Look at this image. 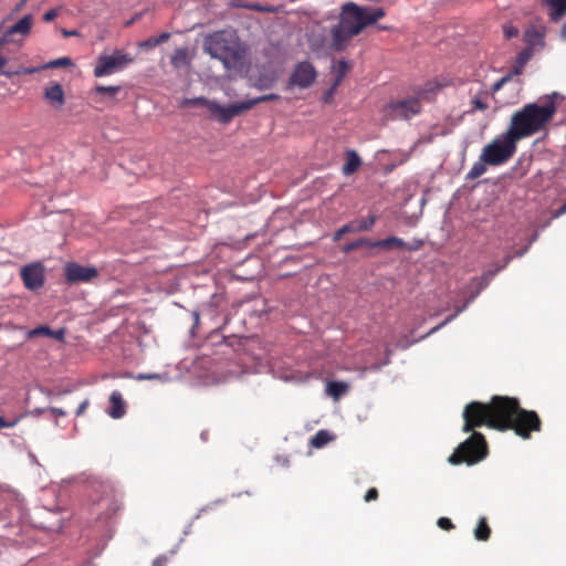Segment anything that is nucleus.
I'll use <instances>...</instances> for the list:
<instances>
[{
  "label": "nucleus",
  "instance_id": "43",
  "mask_svg": "<svg viewBox=\"0 0 566 566\" xmlns=\"http://www.w3.org/2000/svg\"><path fill=\"white\" fill-rule=\"evenodd\" d=\"M39 69H34V67H31V69H23L21 71V73L23 74H33L38 71ZM1 74H3L4 76L7 77H10L11 75L13 74H20V72H2Z\"/></svg>",
  "mask_w": 566,
  "mask_h": 566
},
{
  "label": "nucleus",
  "instance_id": "36",
  "mask_svg": "<svg viewBox=\"0 0 566 566\" xmlns=\"http://www.w3.org/2000/svg\"><path fill=\"white\" fill-rule=\"evenodd\" d=\"M72 60L70 57H60L57 60H54L50 63H48L44 67H60V66H71Z\"/></svg>",
  "mask_w": 566,
  "mask_h": 566
},
{
  "label": "nucleus",
  "instance_id": "29",
  "mask_svg": "<svg viewBox=\"0 0 566 566\" xmlns=\"http://www.w3.org/2000/svg\"><path fill=\"white\" fill-rule=\"evenodd\" d=\"M279 98H280V96L277 94H266V95H262V96H259V97H255V98H251V99H248V101H243V102H244V105H245V109L249 111V109H251L252 107H254L255 105H258L260 103L275 101V99H279Z\"/></svg>",
  "mask_w": 566,
  "mask_h": 566
},
{
  "label": "nucleus",
  "instance_id": "19",
  "mask_svg": "<svg viewBox=\"0 0 566 566\" xmlns=\"http://www.w3.org/2000/svg\"><path fill=\"white\" fill-rule=\"evenodd\" d=\"M109 405H111V409L108 411V415L114 418V419H119L122 418L125 412H126V409H125V401L123 399V396L119 391L115 390L109 396Z\"/></svg>",
  "mask_w": 566,
  "mask_h": 566
},
{
  "label": "nucleus",
  "instance_id": "52",
  "mask_svg": "<svg viewBox=\"0 0 566 566\" xmlns=\"http://www.w3.org/2000/svg\"><path fill=\"white\" fill-rule=\"evenodd\" d=\"M566 212V202L558 209L556 210L554 213H553V217L554 218H559L560 216H563L564 213Z\"/></svg>",
  "mask_w": 566,
  "mask_h": 566
},
{
  "label": "nucleus",
  "instance_id": "12",
  "mask_svg": "<svg viewBox=\"0 0 566 566\" xmlns=\"http://www.w3.org/2000/svg\"><path fill=\"white\" fill-rule=\"evenodd\" d=\"M211 116L222 124L230 123L235 116L247 112L244 102L234 103L229 106H222L218 102L212 101L208 108Z\"/></svg>",
  "mask_w": 566,
  "mask_h": 566
},
{
  "label": "nucleus",
  "instance_id": "46",
  "mask_svg": "<svg viewBox=\"0 0 566 566\" xmlns=\"http://www.w3.org/2000/svg\"><path fill=\"white\" fill-rule=\"evenodd\" d=\"M49 411L52 413L53 417H65L67 415L66 411L56 407L49 408Z\"/></svg>",
  "mask_w": 566,
  "mask_h": 566
},
{
  "label": "nucleus",
  "instance_id": "38",
  "mask_svg": "<svg viewBox=\"0 0 566 566\" xmlns=\"http://www.w3.org/2000/svg\"><path fill=\"white\" fill-rule=\"evenodd\" d=\"M51 335V329L46 326H39L32 331H30L29 333V336L30 337H34V336H49Z\"/></svg>",
  "mask_w": 566,
  "mask_h": 566
},
{
  "label": "nucleus",
  "instance_id": "30",
  "mask_svg": "<svg viewBox=\"0 0 566 566\" xmlns=\"http://www.w3.org/2000/svg\"><path fill=\"white\" fill-rule=\"evenodd\" d=\"M373 241L369 240V239H366V238H360L358 240H355L350 243H347L343 247V252L344 253H349L358 248H361V247H369V248H373Z\"/></svg>",
  "mask_w": 566,
  "mask_h": 566
},
{
  "label": "nucleus",
  "instance_id": "47",
  "mask_svg": "<svg viewBox=\"0 0 566 566\" xmlns=\"http://www.w3.org/2000/svg\"><path fill=\"white\" fill-rule=\"evenodd\" d=\"M88 405H90L88 399H85L84 401H82V402L80 403V406H78L77 410H76V416H77V417L82 416V415L85 412V410H86V408L88 407Z\"/></svg>",
  "mask_w": 566,
  "mask_h": 566
},
{
  "label": "nucleus",
  "instance_id": "13",
  "mask_svg": "<svg viewBox=\"0 0 566 566\" xmlns=\"http://www.w3.org/2000/svg\"><path fill=\"white\" fill-rule=\"evenodd\" d=\"M32 24L33 18L31 14L22 17L2 34V41L20 45L23 42V39L30 33Z\"/></svg>",
  "mask_w": 566,
  "mask_h": 566
},
{
  "label": "nucleus",
  "instance_id": "35",
  "mask_svg": "<svg viewBox=\"0 0 566 566\" xmlns=\"http://www.w3.org/2000/svg\"><path fill=\"white\" fill-rule=\"evenodd\" d=\"M95 91L99 94H107L109 96H113L115 95L116 93H118L120 91V86H104V85H98L95 87Z\"/></svg>",
  "mask_w": 566,
  "mask_h": 566
},
{
  "label": "nucleus",
  "instance_id": "15",
  "mask_svg": "<svg viewBox=\"0 0 566 566\" xmlns=\"http://www.w3.org/2000/svg\"><path fill=\"white\" fill-rule=\"evenodd\" d=\"M20 275L25 287L29 290H38L44 284V268L39 262L23 266Z\"/></svg>",
  "mask_w": 566,
  "mask_h": 566
},
{
  "label": "nucleus",
  "instance_id": "1",
  "mask_svg": "<svg viewBox=\"0 0 566 566\" xmlns=\"http://www.w3.org/2000/svg\"><path fill=\"white\" fill-rule=\"evenodd\" d=\"M464 432L486 426L499 431L513 430L523 439L531 438L532 432H538L542 421L533 410L523 409L516 398L493 396L490 402L472 401L463 410Z\"/></svg>",
  "mask_w": 566,
  "mask_h": 566
},
{
  "label": "nucleus",
  "instance_id": "8",
  "mask_svg": "<svg viewBox=\"0 0 566 566\" xmlns=\"http://www.w3.org/2000/svg\"><path fill=\"white\" fill-rule=\"evenodd\" d=\"M511 260H512V256L506 255L504 258L502 264H496V265H494L493 270L490 269V270L485 271L481 276L473 277L468 286V289L470 291V295H469L468 300L465 301V303L462 306H458L453 314L448 316L442 323H440L436 327L431 328L427 335H431V334L436 333L441 327H443L447 324H449L450 322H452L490 284V282L493 280V277L509 265Z\"/></svg>",
  "mask_w": 566,
  "mask_h": 566
},
{
  "label": "nucleus",
  "instance_id": "33",
  "mask_svg": "<svg viewBox=\"0 0 566 566\" xmlns=\"http://www.w3.org/2000/svg\"><path fill=\"white\" fill-rule=\"evenodd\" d=\"M212 101L203 97V96H200V97H193V98H186L184 101V105L185 106H205L207 107V109L209 108V104H211Z\"/></svg>",
  "mask_w": 566,
  "mask_h": 566
},
{
  "label": "nucleus",
  "instance_id": "22",
  "mask_svg": "<svg viewBox=\"0 0 566 566\" xmlns=\"http://www.w3.org/2000/svg\"><path fill=\"white\" fill-rule=\"evenodd\" d=\"M545 2L551 8L552 21L557 22L566 14V0H545Z\"/></svg>",
  "mask_w": 566,
  "mask_h": 566
},
{
  "label": "nucleus",
  "instance_id": "17",
  "mask_svg": "<svg viewBox=\"0 0 566 566\" xmlns=\"http://www.w3.org/2000/svg\"><path fill=\"white\" fill-rule=\"evenodd\" d=\"M349 9L355 13V9L359 12V20L358 22L363 24V30L377 22L379 19L385 17V10L381 8L377 9H368L364 7H359L356 3L348 2Z\"/></svg>",
  "mask_w": 566,
  "mask_h": 566
},
{
  "label": "nucleus",
  "instance_id": "21",
  "mask_svg": "<svg viewBox=\"0 0 566 566\" xmlns=\"http://www.w3.org/2000/svg\"><path fill=\"white\" fill-rule=\"evenodd\" d=\"M44 97L51 103L55 104L57 107H62L65 103L63 88L57 83L45 88Z\"/></svg>",
  "mask_w": 566,
  "mask_h": 566
},
{
  "label": "nucleus",
  "instance_id": "44",
  "mask_svg": "<svg viewBox=\"0 0 566 566\" xmlns=\"http://www.w3.org/2000/svg\"><path fill=\"white\" fill-rule=\"evenodd\" d=\"M139 46H140V48L153 49V48L157 46V43H156L155 38H154V36H151V38H149V39L145 40L144 42H142V43L139 44Z\"/></svg>",
  "mask_w": 566,
  "mask_h": 566
},
{
  "label": "nucleus",
  "instance_id": "50",
  "mask_svg": "<svg viewBox=\"0 0 566 566\" xmlns=\"http://www.w3.org/2000/svg\"><path fill=\"white\" fill-rule=\"evenodd\" d=\"M504 33L507 39H511L513 36H516L518 34V31L516 28H505Z\"/></svg>",
  "mask_w": 566,
  "mask_h": 566
},
{
  "label": "nucleus",
  "instance_id": "45",
  "mask_svg": "<svg viewBox=\"0 0 566 566\" xmlns=\"http://www.w3.org/2000/svg\"><path fill=\"white\" fill-rule=\"evenodd\" d=\"M56 17H57V11L52 9L44 13L43 20L45 22H50V21H53Z\"/></svg>",
  "mask_w": 566,
  "mask_h": 566
},
{
  "label": "nucleus",
  "instance_id": "39",
  "mask_svg": "<svg viewBox=\"0 0 566 566\" xmlns=\"http://www.w3.org/2000/svg\"><path fill=\"white\" fill-rule=\"evenodd\" d=\"M438 526L441 528V530H444V531H450V530H453L454 528V525L453 523L451 522L450 518L448 517H440L438 518V522H437Z\"/></svg>",
  "mask_w": 566,
  "mask_h": 566
},
{
  "label": "nucleus",
  "instance_id": "11",
  "mask_svg": "<svg viewBox=\"0 0 566 566\" xmlns=\"http://www.w3.org/2000/svg\"><path fill=\"white\" fill-rule=\"evenodd\" d=\"M317 77V71L308 61L298 62L289 77L286 88L298 87L301 90L308 88L314 84Z\"/></svg>",
  "mask_w": 566,
  "mask_h": 566
},
{
  "label": "nucleus",
  "instance_id": "9",
  "mask_svg": "<svg viewBox=\"0 0 566 566\" xmlns=\"http://www.w3.org/2000/svg\"><path fill=\"white\" fill-rule=\"evenodd\" d=\"M517 140L509 130L484 146L480 158L491 166H499L506 163L516 151Z\"/></svg>",
  "mask_w": 566,
  "mask_h": 566
},
{
  "label": "nucleus",
  "instance_id": "5",
  "mask_svg": "<svg viewBox=\"0 0 566 566\" xmlns=\"http://www.w3.org/2000/svg\"><path fill=\"white\" fill-rule=\"evenodd\" d=\"M360 15L358 10L354 12L349 9V4L343 6L339 22L331 30L329 49L336 52L344 51L350 40L363 32V24L358 22Z\"/></svg>",
  "mask_w": 566,
  "mask_h": 566
},
{
  "label": "nucleus",
  "instance_id": "16",
  "mask_svg": "<svg viewBox=\"0 0 566 566\" xmlns=\"http://www.w3.org/2000/svg\"><path fill=\"white\" fill-rule=\"evenodd\" d=\"M377 221L376 214H370L365 219L361 220H354L352 222H348L340 227L335 233H334V241H339L340 238L350 232H363V231H370L373 227L375 226Z\"/></svg>",
  "mask_w": 566,
  "mask_h": 566
},
{
  "label": "nucleus",
  "instance_id": "56",
  "mask_svg": "<svg viewBox=\"0 0 566 566\" xmlns=\"http://www.w3.org/2000/svg\"><path fill=\"white\" fill-rule=\"evenodd\" d=\"M195 319H196V322L199 321V314L198 313H195Z\"/></svg>",
  "mask_w": 566,
  "mask_h": 566
},
{
  "label": "nucleus",
  "instance_id": "34",
  "mask_svg": "<svg viewBox=\"0 0 566 566\" xmlns=\"http://www.w3.org/2000/svg\"><path fill=\"white\" fill-rule=\"evenodd\" d=\"M238 8H245L250 10H254L258 12H275L276 10L273 7L270 6H262L260 3H249V4H237Z\"/></svg>",
  "mask_w": 566,
  "mask_h": 566
},
{
  "label": "nucleus",
  "instance_id": "55",
  "mask_svg": "<svg viewBox=\"0 0 566 566\" xmlns=\"http://www.w3.org/2000/svg\"><path fill=\"white\" fill-rule=\"evenodd\" d=\"M75 33H76L75 31H63L64 36H71V35H74Z\"/></svg>",
  "mask_w": 566,
  "mask_h": 566
},
{
  "label": "nucleus",
  "instance_id": "49",
  "mask_svg": "<svg viewBox=\"0 0 566 566\" xmlns=\"http://www.w3.org/2000/svg\"><path fill=\"white\" fill-rule=\"evenodd\" d=\"M49 337L62 340L64 338V329L51 331V335H49Z\"/></svg>",
  "mask_w": 566,
  "mask_h": 566
},
{
  "label": "nucleus",
  "instance_id": "27",
  "mask_svg": "<svg viewBox=\"0 0 566 566\" xmlns=\"http://www.w3.org/2000/svg\"><path fill=\"white\" fill-rule=\"evenodd\" d=\"M534 49L535 48H533V46L526 45V48L523 49L518 53V55L516 57V64H517V67L515 69L516 74H520L522 72V69L524 67V65L533 57Z\"/></svg>",
  "mask_w": 566,
  "mask_h": 566
},
{
  "label": "nucleus",
  "instance_id": "51",
  "mask_svg": "<svg viewBox=\"0 0 566 566\" xmlns=\"http://www.w3.org/2000/svg\"><path fill=\"white\" fill-rule=\"evenodd\" d=\"M170 34L169 33H161L159 36H154L156 40L157 45L165 43L168 41Z\"/></svg>",
  "mask_w": 566,
  "mask_h": 566
},
{
  "label": "nucleus",
  "instance_id": "23",
  "mask_svg": "<svg viewBox=\"0 0 566 566\" xmlns=\"http://www.w3.org/2000/svg\"><path fill=\"white\" fill-rule=\"evenodd\" d=\"M360 165H361V160H360L358 154L355 150H349L346 154V163L344 164L343 169H342L343 174L345 176H350L355 171H357V169L359 168Z\"/></svg>",
  "mask_w": 566,
  "mask_h": 566
},
{
  "label": "nucleus",
  "instance_id": "28",
  "mask_svg": "<svg viewBox=\"0 0 566 566\" xmlns=\"http://www.w3.org/2000/svg\"><path fill=\"white\" fill-rule=\"evenodd\" d=\"M348 390V385L340 381H331L327 385V392L335 399H338L340 396L346 394Z\"/></svg>",
  "mask_w": 566,
  "mask_h": 566
},
{
  "label": "nucleus",
  "instance_id": "20",
  "mask_svg": "<svg viewBox=\"0 0 566 566\" xmlns=\"http://www.w3.org/2000/svg\"><path fill=\"white\" fill-rule=\"evenodd\" d=\"M544 35H545L544 28H537V27L532 25L526 29L524 38H525V42L527 45L533 46V48H536V46L543 48L545 44Z\"/></svg>",
  "mask_w": 566,
  "mask_h": 566
},
{
  "label": "nucleus",
  "instance_id": "54",
  "mask_svg": "<svg viewBox=\"0 0 566 566\" xmlns=\"http://www.w3.org/2000/svg\"><path fill=\"white\" fill-rule=\"evenodd\" d=\"M237 4H247L243 0H233L232 6L238 7Z\"/></svg>",
  "mask_w": 566,
  "mask_h": 566
},
{
  "label": "nucleus",
  "instance_id": "42",
  "mask_svg": "<svg viewBox=\"0 0 566 566\" xmlns=\"http://www.w3.org/2000/svg\"><path fill=\"white\" fill-rule=\"evenodd\" d=\"M19 422V418H15L11 421L6 420L3 417H0V429L1 428H12Z\"/></svg>",
  "mask_w": 566,
  "mask_h": 566
},
{
  "label": "nucleus",
  "instance_id": "25",
  "mask_svg": "<svg viewBox=\"0 0 566 566\" xmlns=\"http://www.w3.org/2000/svg\"><path fill=\"white\" fill-rule=\"evenodd\" d=\"M491 528L488 524L486 517L482 516L479 518L478 525L474 530V537L476 541L485 542L490 538Z\"/></svg>",
  "mask_w": 566,
  "mask_h": 566
},
{
  "label": "nucleus",
  "instance_id": "10",
  "mask_svg": "<svg viewBox=\"0 0 566 566\" xmlns=\"http://www.w3.org/2000/svg\"><path fill=\"white\" fill-rule=\"evenodd\" d=\"M134 61L130 54L115 50L112 54H101L94 67V76L103 77L119 72Z\"/></svg>",
  "mask_w": 566,
  "mask_h": 566
},
{
  "label": "nucleus",
  "instance_id": "40",
  "mask_svg": "<svg viewBox=\"0 0 566 566\" xmlns=\"http://www.w3.org/2000/svg\"><path fill=\"white\" fill-rule=\"evenodd\" d=\"M378 499V491L375 488H370L365 494V501L370 502Z\"/></svg>",
  "mask_w": 566,
  "mask_h": 566
},
{
  "label": "nucleus",
  "instance_id": "53",
  "mask_svg": "<svg viewBox=\"0 0 566 566\" xmlns=\"http://www.w3.org/2000/svg\"><path fill=\"white\" fill-rule=\"evenodd\" d=\"M560 36L566 40V22L562 25Z\"/></svg>",
  "mask_w": 566,
  "mask_h": 566
},
{
  "label": "nucleus",
  "instance_id": "48",
  "mask_svg": "<svg viewBox=\"0 0 566 566\" xmlns=\"http://www.w3.org/2000/svg\"><path fill=\"white\" fill-rule=\"evenodd\" d=\"M168 563V559L166 556H158L154 559L153 566H166Z\"/></svg>",
  "mask_w": 566,
  "mask_h": 566
},
{
  "label": "nucleus",
  "instance_id": "31",
  "mask_svg": "<svg viewBox=\"0 0 566 566\" xmlns=\"http://www.w3.org/2000/svg\"><path fill=\"white\" fill-rule=\"evenodd\" d=\"M485 165L486 163H483L482 159L480 158V161L474 163L471 169L469 170L467 179L473 180L481 177L486 171Z\"/></svg>",
  "mask_w": 566,
  "mask_h": 566
},
{
  "label": "nucleus",
  "instance_id": "2",
  "mask_svg": "<svg viewBox=\"0 0 566 566\" xmlns=\"http://www.w3.org/2000/svg\"><path fill=\"white\" fill-rule=\"evenodd\" d=\"M559 94L554 92L543 98V103H530L516 111L511 117L510 134L518 142L546 128L557 112L555 98Z\"/></svg>",
  "mask_w": 566,
  "mask_h": 566
},
{
  "label": "nucleus",
  "instance_id": "7",
  "mask_svg": "<svg viewBox=\"0 0 566 566\" xmlns=\"http://www.w3.org/2000/svg\"><path fill=\"white\" fill-rule=\"evenodd\" d=\"M488 454V444L482 433L473 431V433L449 457V463L458 465L467 463L475 464L482 461Z\"/></svg>",
  "mask_w": 566,
  "mask_h": 566
},
{
  "label": "nucleus",
  "instance_id": "18",
  "mask_svg": "<svg viewBox=\"0 0 566 566\" xmlns=\"http://www.w3.org/2000/svg\"><path fill=\"white\" fill-rule=\"evenodd\" d=\"M373 248H379L384 250H394V249H405L408 251L416 250L417 248H411L407 245V243L397 237H389L386 239L373 241Z\"/></svg>",
  "mask_w": 566,
  "mask_h": 566
},
{
  "label": "nucleus",
  "instance_id": "32",
  "mask_svg": "<svg viewBox=\"0 0 566 566\" xmlns=\"http://www.w3.org/2000/svg\"><path fill=\"white\" fill-rule=\"evenodd\" d=\"M349 67H350L349 63L347 61H345V60H339L336 63L335 71H336L337 75H336V78H335L334 86H337L342 82V80L344 78V76L348 72Z\"/></svg>",
  "mask_w": 566,
  "mask_h": 566
},
{
  "label": "nucleus",
  "instance_id": "14",
  "mask_svg": "<svg viewBox=\"0 0 566 566\" xmlns=\"http://www.w3.org/2000/svg\"><path fill=\"white\" fill-rule=\"evenodd\" d=\"M65 280L69 283L91 282L98 275L94 266H84L75 262H70L64 269Z\"/></svg>",
  "mask_w": 566,
  "mask_h": 566
},
{
  "label": "nucleus",
  "instance_id": "41",
  "mask_svg": "<svg viewBox=\"0 0 566 566\" xmlns=\"http://www.w3.org/2000/svg\"><path fill=\"white\" fill-rule=\"evenodd\" d=\"M161 375L159 374H139L136 379L138 380H153V379H161Z\"/></svg>",
  "mask_w": 566,
  "mask_h": 566
},
{
  "label": "nucleus",
  "instance_id": "4",
  "mask_svg": "<svg viewBox=\"0 0 566 566\" xmlns=\"http://www.w3.org/2000/svg\"><path fill=\"white\" fill-rule=\"evenodd\" d=\"M206 50L222 61L227 70H239L243 64V52L233 39H228L224 31L214 32L206 38Z\"/></svg>",
  "mask_w": 566,
  "mask_h": 566
},
{
  "label": "nucleus",
  "instance_id": "24",
  "mask_svg": "<svg viewBox=\"0 0 566 566\" xmlns=\"http://www.w3.org/2000/svg\"><path fill=\"white\" fill-rule=\"evenodd\" d=\"M170 62L175 69H181V67L188 66L189 65L188 49H186V48L176 49L170 59Z\"/></svg>",
  "mask_w": 566,
  "mask_h": 566
},
{
  "label": "nucleus",
  "instance_id": "26",
  "mask_svg": "<svg viewBox=\"0 0 566 566\" xmlns=\"http://www.w3.org/2000/svg\"><path fill=\"white\" fill-rule=\"evenodd\" d=\"M333 440V436L327 430H318L311 439V446L321 449Z\"/></svg>",
  "mask_w": 566,
  "mask_h": 566
},
{
  "label": "nucleus",
  "instance_id": "3",
  "mask_svg": "<svg viewBox=\"0 0 566 566\" xmlns=\"http://www.w3.org/2000/svg\"><path fill=\"white\" fill-rule=\"evenodd\" d=\"M91 514L102 523H109L123 510V494L108 481L92 484Z\"/></svg>",
  "mask_w": 566,
  "mask_h": 566
},
{
  "label": "nucleus",
  "instance_id": "37",
  "mask_svg": "<svg viewBox=\"0 0 566 566\" xmlns=\"http://www.w3.org/2000/svg\"><path fill=\"white\" fill-rule=\"evenodd\" d=\"M474 109L485 111L489 105L484 96H475L472 101Z\"/></svg>",
  "mask_w": 566,
  "mask_h": 566
},
{
  "label": "nucleus",
  "instance_id": "6",
  "mask_svg": "<svg viewBox=\"0 0 566 566\" xmlns=\"http://www.w3.org/2000/svg\"><path fill=\"white\" fill-rule=\"evenodd\" d=\"M438 87L428 83L424 87L419 88L416 96L399 99L389 103L384 112L385 116L391 120H408L421 112V99H429V94H433Z\"/></svg>",
  "mask_w": 566,
  "mask_h": 566
}]
</instances>
